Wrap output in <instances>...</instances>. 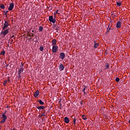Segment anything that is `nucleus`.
Listing matches in <instances>:
<instances>
[{"mask_svg":"<svg viewBox=\"0 0 130 130\" xmlns=\"http://www.w3.org/2000/svg\"><path fill=\"white\" fill-rule=\"evenodd\" d=\"M9 30H10V28L6 29L5 30L2 29V31L1 32V35H3V37H5L9 33Z\"/></svg>","mask_w":130,"mask_h":130,"instance_id":"1","label":"nucleus"},{"mask_svg":"<svg viewBox=\"0 0 130 130\" xmlns=\"http://www.w3.org/2000/svg\"><path fill=\"white\" fill-rule=\"evenodd\" d=\"M49 21L51 23H53V24H54V23H55V22L56 21V20L55 19V18H53V16H50L49 17Z\"/></svg>","mask_w":130,"mask_h":130,"instance_id":"2","label":"nucleus"},{"mask_svg":"<svg viewBox=\"0 0 130 130\" xmlns=\"http://www.w3.org/2000/svg\"><path fill=\"white\" fill-rule=\"evenodd\" d=\"M9 26H10V24H9L8 21H5L4 23V26L3 27V30H6V29H7Z\"/></svg>","mask_w":130,"mask_h":130,"instance_id":"3","label":"nucleus"},{"mask_svg":"<svg viewBox=\"0 0 130 130\" xmlns=\"http://www.w3.org/2000/svg\"><path fill=\"white\" fill-rule=\"evenodd\" d=\"M57 48H58V46L57 45L53 46L52 49V52H56L57 51Z\"/></svg>","mask_w":130,"mask_h":130,"instance_id":"4","label":"nucleus"},{"mask_svg":"<svg viewBox=\"0 0 130 130\" xmlns=\"http://www.w3.org/2000/svg\"><path fill=\"white\" fill-rule=\"evenodd\" d=\"M15 7V5H14V3H11L10 4L9 7L8 8L9 11H13V9H14V7Z\"/></svg>","mask_w":130,"mask_h":130,"instance_id":"5","label":"nucleus"},{"mask_svg":"<svg viewBox=\"0 0 130 130\" xmlns=\"http://www.w3.org/2000/svg\"><path fill=\"white\" fill-rule=\"evenodd\" d=\"M63 70H64V66H63V64L61 63L59 66V70L60 71V72H61L62 71H63Z\"/></svg>","mask_w":130,"mask_h":130,"instance_id":"6","label":"nucleus"},{"mask_svg":"<svg viewBox=\"0 0 130 130\" xmlns=\"http://www.w3.org/2000/svg\"><path fill=\"white\" fill-rule=\"evenodd\" d=\"M116 28L119 29V28H121V22L120 21H118L116 23Z\"/></svg>","mask_w":130,"mask_h":130,"instance_id":"7","label":"nucleus"},{"mask_svg":"<svg viewBox=\"0 0 130 130\" xmlns=\"http://www.w3.org/2000/svg\"><path fill=\"white\" fill-rule=\"evenodd\" d=\"M64 57H66V54H64V53L63 52H61L60 53V58H61V59H63L64 58Z\"/></svg>","mask_w":130,"mask_h":130,"instance_id":"8","label":"nucleus"},{"mask_svg":"<svg viewBox=\"0 0 130 130\" xmlns=\"http://www.w3.org/2000/svg\"><path fill=\"white\" fill-rule=\"evenodd\" d=\"M24 71V68H23V66H21L20 68L18 70V74H22Z\"/></svg>","mask_w":130,"mask_h":130,"instance_id":"9","label":"nucleus"},{"mask_svg":"<svg viewBox=\"0 0 130 130\" xmlns=\"http://www.w3.org/2000/svg\"><path fill=\"white\" fill-rule=\"evenodd\" d=\"M37 109L39 110H44L45 109V107L42 106H38L37 107Z\"/></svg>","mask_w":130,"mask_h":130,"instance_id":"10","label":"nucleus"},{"mask_svg":"<svg viewBox=\"0 0 130 130\" xmlns=\"http://www.w3.org/2000/svg\"><path fill=\"white\" fill-rule=\"evenodd\" d=\"M64 122L66 123H69V122H70V119H69L68 117H65L64 118Z\"/></svg>","mask_w":130,"mask_h":130,"instance_id":"11","label":"nucleus"},{"mask_svg":"<svg viewBox=\"0 0 130 130\" xmlns=\"http://www.w3.org/2000/svg\"><path fill=\"white\" fill-rule=\"evenodd\" d=\"M45 110H44L43 112H42L41 114L40 115L39 117L40 118H41V117H42V116H45V115H46V114H45Z\"/></svg>","mask_w":130,"mask_h":130,"instance_id":"12","label":"nucleus"},{"mask_svg":"<svg viewBox=\"0 0 130 130\" xmlns=\"http://www.w3.org/2000/svg\"><path fill=\"white\" fill-rule=\"evenodd\" d=\"M56 42H57V41L55 39H54L52 40V45H56Z\"/></svg>","mask_w":130,"mask_h":130,"instance_id":"13","label":"nucleus"},{"mask_svg":"<svg viewBox=\"0 0 130 130\" xmlns=\"http://www.w3.org/2000/svg\"><path fill=\"white\" fill-rule=\"evenodd\" d=\"M99 67H103V62L102 61V60H101V59H99Z\"/></svg>","mask_w":130,"mask_h":130,"instance_id":"14","label":"nucleus"},{"mask_svg":"<svg viewBox=\"0 0 130 130\" xmlns=\"http://www.w3.org/2000/svg\"><path fill=\"white\" fill-rule=\"evenodd\" d=\"M39 95V91L37 90L36 92H35L34 96V97H37Z\"/></svg>","mask_w":130,"mask_h":130,"instance_id":"15","label":"nucleus"},{"mask_svg":"<svg viewBox=\"0 0 130 130\" xmlns=\"http://www.w3.org/2000/svg\"><path fill=\"white\" fill-rule=\"evenodd\" d=\"M38 102H39V103L41 105H44V102H43V101H42L41 100H39L38 101Z\"/></svg>","mask_w":130,"mask_h":130,"instance_id":"16","label":"nucleus"},{"mask_svg":"<svg viewBox=\"0 0 130 130\" xmlns=\"http://www.w3.org/2000/svg\"><path fill=\"white\" fill-rule=\"evenodd\" d=\"M59 26L57 25L54 29L56 30L57 33H58V31H59Z\"/></svg>","mask_w":130,"mask_h":130,"instance_id":"17","label":"nucleus"},{"mask_svg":"<svg viewBox=\"0 0 130 130\" xmlns=\"http://www.w3.org/2000/svg\"><path fill=\"white\" fill-rule=\"evenodd\" d=\"M2 118H3V119L7 120V118H8V117H7V116H6V115H5V114H2Z\"/></svg>","mask_w":130,"mask_h":130,"instance_id":"18","label":"nucleus"},{"mask_svg":"<svg viewBox=\"0 0 130 130\" xmlns=\"http://www.w3.org/2000/svg\"><path fill=\"white\" fill-rule=\"evenodd\" d=\"M9 12V11H3V13H4V16H6V18H7V16H8V13Z\"/></svg>","mask_w":130,"mask_h":130,"instance_id":"19","label":"nucleus"},{"mask_svg":"<svg viewBox=\"0 0 130 130\" xmlns=\"http://www.w3.org/2000/svg\"><path fill=\"white\" fill-rule=\"evenodd\" d=\"M111 30V28L109 27L107 28V32L106 33H110V31Z\"/></svg>","mask_w":130,"mask_h":130,"instance_id":"20","label":"nucleus"},{"mask_svg":"<svg viewBox=\"0 0 130 130\" xmlns=\"http://www.w3.org/2000/svg\"><path fill=\"white\" fill-rule=\"evenodd\" d=\"M43 30V27L42 26H40L39 28V31L40 32H41V31H42Z\"/></svg>","mask_w":130,"mask_h":130,"instance_id":"21","label":"nucleus"},{"mask_svg":"<svg viewBox=\"0 0 130 130\" xmlns=\"http://www.w3.org/2000/svg\"><path fill=\"white\" fill-rule=\"evenodd\" d=\"M5 5H4V4H1L0 5V8L1 9H5Z\"/></svg>","mask_w":130,"mask_h":130,"instance_id":"22","label":"nucleus"},{"mask_svg":"<svg viewBox=\"0 0 130 130\" xmlns=\"http://www.w3.org/2000/svg\"><path fill=\"white\" fill-rule=\"evenodd\" d=\"M0 54L1 55H5L6 54V51L5 50L2 51Z\"/></svg>","mask_w":130,"mask_h":130,"instance_id":"23","label":"nucleus"},{"mask_svg":"<svg viewBox=\"0 0 130 130\" xmlns=\"http://www.w3.org/2000/svg\"><path fill=\"white\" fill-rule=\"evenodd\" d=\"M44 48L43 47V46H41L40 47V51H43V50H44Z\"/></svg>","mask_w":130,"mask_h":130,"instance_id":"24","label":"nucleus"},{"mask_svg":"<svg viewBox=\"0 0 130 130\" xmlns=\"http://www.w3.org/2000/svg\"><path fill=\"white\" fill-rule=\"evenodd\" d=\"M7 83H8V80H5L3 83L4 86H6V85H7Z\"/></svg>","mask_w":130,"mask_h":130,"instance_id":"25","label":"nucleus"},{"mask_svg":"<svg viewBox=\"0 0 130 130\" xmlns=\"http://www.w3.org/2000/svg\"><path fill=\"white\" fill-rule=\"evenodd\" d=\"M97 46H98V43H95L93 47H94V48H97Z\"/></svg>","mask_w":130,"mask_h":130,"instance_id":"26","label":"nucleus"},{"mask_svg":"<svg viewBox=\"0 0 130 130\" xmlns=\"http://www.w3.org/2000/svg\"><path fill=\"white\" fill-rule=\"evenodd\" d=\"M21 74L18 73V80H22V79L21 78Z\"/></svg>","mask_w":130,"mask_h":130,"instance_id":"27","label":"nucleus"},{"mask_svg":"<svg viewBox=\"0 0 130 130\" xmlns=\"http://www.w3.org/2000/svg\"><path fill=\"white\" fill-rule=\"evenodd\" d=\"M86 87L84 88L82 91L84 92V95H86Z\"/></svg>","mask_w":130,"mask_h":130,"instance_id":"28","label":"nucleus"},{"mask_svg":"<svg viewBox=\"0 0 130 130\" xmlns=\"http://www.w3.org/2000/svg\"><path fill=\"white\" fill-rule=\"evenodd\" d=\"M82 118H83V119H84V120H86V119H87L86 118V116H85V115H82Z\"/></svg>","mask_w":130,"mask_h":130,"instance_id":"29","label":"nucleus"},{"mask_svg":"<svg viewBox=\"0 0 130 130\" xmlns=\"http://www.w3.org/2000/svg\"><path fill=\"white\" fill-rule=\"evenodd\" d=\"M42 120L43 121H46V117H43V118L42 119Z\"/></svg>","mask_w":130,"mask_h":130,"instance_id":"30","label":"nucleus"},{"mask_svg":"<svg viewBox=\"0 0 130 130\" xmlns=\"http://www.w3.org/2000/svg\"><path fill=\"white\" fill-rule=\"evenodd\" d=\"M115 81L116 82H119V81H120V79H119V78L117 77L116 78Z\"/></svg>","mask_w":130,"mask_h":130,"instance_id":"31","label":"nucleus"},{"mask_svg":"<svg viewBox=\"0 0 130 130\" xmlns=\"http://www.w3.org/2000/svg\"><path fill=\"white\" fill-rule=\"evenodd\" d=\"M117 6H118L119 7H120V6H121V3H120V2H117Z\"/></svg>","mask_w":130,"mask_h":130,"instance_id":"32","label":"nucleus"},{"mask_svg":"<svg viewBox=\"0 0 130 130\" xmlns=\"http://www.w3.org/2000/svg\"><path fill=\"white\" fill-rule=\"evenodd\" d=\"M56 14H59L58 13V10H56L55 12L54 13V15H56Z\"/></svg>","mask_w":130,"mask_h":130,"instance_id":"33","label":"nucleus"},{"mask_svg":"<svg viewBox=\"0 0 130 130\" xmlns=\"http://www.w3.org/2000/svg\"><path fill=\"white\" fill-rule=\"evenodd\" d=\"M6 119H3L1 121V123H4V122H5V121H6Z\"/></svg>","mask_w":130,"mask_h":130,"instance_id":"34","label":"nucleus"},{"mask_svg":"<svg viewBox=\"0 0 130 130\" xmlns=\"http://www.w3.org/2000/svg\"><path fill=\"white\" fill-rule=\"evenodd\" d=\"M73 123L74 124H76V117L74 118V119L73 120Z\"/></svg>","mask_w":130,"mask_h":130,"instance_id":"35","label":"nucleus"},{"mask_svg":"<svg viewBox=\"0 0 130 130\" xmlns=\"http://www.w3.org/2000/svg\"><path fill=\"white\" fill-rule=\"evenodd\" d=\"M109 64H107L106 65V69H109Z\"/></svg>","mask_w":130,"mask_h":130,"instance_id":"36","label":"nucleus"},{"mask_svg":"<svg viewBox=\"0 0 130 130\" xmlns=\"http://www.w3.org/2000/svg\"><path fill=\"white\" fill-rule=\"evenodd\" d=\"M11 38H13L14 39H16V37H15V36L13 35L12 37H11Z\"/></svg>","mask_w":130,"mask_h":130,"instance_id":"37","label":"nucleus"},{"mask_svg":"<svg viewBox=\"0 0 130 130\" xmlns=\"http://www.w3.org/2000/svg\"><path fill=\"white\" fill-rule=\"evenodd\" d=\"M36 40L35 41L36 43H38V40H37V38L36 37Z\"/></svg>","mask_w":130,"mask_h":130,"instance_id":"38","label":"nucleus"},{"mask_svg":"<svg viewBox=\"0 0 130 130\" xmlns=\"http://www.w3.org/2000/svg\"><path fill=\"white\" fill-rule=\"evenodd\" d=\"M103 109H104V108L102 107L101 109V110L99 111V112H101V110H103Z\"/></svg>","mask_w":130,"mask_h":130,"instance_id":"39","label":"nucleus"},{"mask_svg":"<svg viewBox=\"0 0 130 130\" xmlns=\"http://www.w3.org/2000/svg\"><path fill=\"white\" fill-rule=\"evenodd\" d=\"M57 25H56V24H54L53 25V28L54 29H55V28L57 26Z\"/></svg>","mask_w":130,"mask_h":130,"instance_id":"40","label":"nucleus"},{"mask_svg":"<svg viewBox=\"0 0 130 130\" xmlns=\"http://www.w3.org/2000/svg\"><path fill=\"white\" fill-rule=\"evenodd\" d=\"M108 28H111V25H110V23L109 25H108Z\"/></svg>","mask_w":130,"mask_h":130,"instance_id":"41","label":"nucleus"},{"mask_svg":"<svg viewBox=\"0 0 130 130\" xmlns=\"http://www.w3.org/2000/svg\"><path fill=\"white\" fill-rule=\"evenodd\" d=\"M100 5H102V1L100 2Z\"/></svg>","mask_w":130,"mask_h":130,"instance_id":"42","label":"nucleus"},{"mask_svg":"<svg viewBox=\"0 0 130 130\" xmlns=\"http://www.w3.org/2000/svg\"><path fill=\"white\" fill-rule=\"evenodd\" d=\"M7 114V111H5L4 113V114Z\"/></svg>","mask_w":130,"mask_h":130,"instance_id":"43","label":"nucleus"},{"mask_svg":"<svg viewBox=\"0 0 130 130\" xmlns=\"http://www.w3.org/2000/svg\"><path fill=\"white\" fill-rule=\"evenodd\" d=\"M31 36H34V34H33V33H31Z\"/></svg>","mask_w":130,"mask_h":130,"instance_id":"44","label":"nucleus"},{"mask_svg":"<svg viewBox=\"0 0 130 130\" xmlns=\"http://www.w3.org/2000/svg\"><path fill=\"white\" fill-rule=\"evenodd\" d=\"M110 23H113V21L111 20V21H110Z\"/></svg>","mask_w":130,"mask_h":130,"instance_id":"45","label":"nucleus"},{"mask_svg":"<svg viewBox=\"0 0 130 130\" xmlns=\"http://www.w3.org/2000/svg\"><path fill=\"white\" fill-rule=\"evenodd\" d=\"M6 67H9V64H7Z\"/></svg>","mask_w":130,"mask_h":130,"instance_id":"46","label":"nucleus"},{"mask_svg":"<svg viewBox=\"0 0 130 130\" xmlns=\"http://www.w3.org/2000/svg\"><path fill=\"white\" fill-rule=\"evenodd\" d=\"M60 106H61H61H62L61 104H60Z\"/></svg>","mask_w":130,"mask_h":130,"instance_id":"47","label":"nucleus"},{"mask_svg":"<svg viewBox=\"0 0 130 130\" xmlns=\"http://www.w3.org/2000/svg\"><path fill=\"white\" fill-rule=\"evenodd\" d=\"M111 30H113V28H111Z\"/></svg>","mask_w":130,"mask_h":130,"instance_id":"48","label":"nucleus"},{"mask_svg":"<svg viewBox=\"0 0 130 130\" xmlns=\"http://www.w3.org/2000/svg\"><path fill=\"white\" fill-rule=\"evenodd\" d=\"M32 39V38H30V39Z\"/></svg>","mask_w":130,"mask_h":130,"instance_id":"49","label":"nucleus"},{"mask_svg":"<svg viewBox=\"0 0 130 130\" xmlns=\"http://www.w3.org/2000/svg\"><path fill=\"white\" fill-rule=\"evenodd\" d=\"M28 36H31V35H29Z\"/></svg>","mask_w":130,"mask_h":130,"instance_id":"50","label":"nucleus"},{"mask_svg":"<svg viewBox=\"0 0 130 130\" xmlns=\"http://www.w3.org/2000/svg\"><path fill=\"white\" fill-rule=\"evenodd\" d=\"M59 103H60V101H59Z\"/></svg>","mask_w":130,"mask_h":130,"instance_id":"51","label":"nucleus"},{"mask_svg":"<svg viewBox=\"0 0 130 130\" xmlns=\"http://www.w3.org/2000/svg\"><path fill=\"white\" fill-rule=\"evenodd\" d=\"M61 107H60V109H61Z\"/></svg>","mask_w":130,"mask_h":130,"instance_id":"52","label":"nucleus"},{"mask_svg":"<svg viewBox=\"0 0 130 130\" xmlns=\"http://www.w3.org/2000/svg\"><path fill=\"white\" fill-rule=\"evenodd\" d=\"M12 41H13V40H12Z\"/></svg>","mask_w":130,"mask_h":130,"instance_id":"53","label":"nucleus"},{"mask_svg":"<svg viewBox=\"0 0 130 130\" xmlns=\"http://www.w3.org/2000/svg\"><path fill=\"white\" fill-rule=\"evenodd\" d=\"M13 130H15V128H14Z\"/></svg>","mask_w":130,"mask_h":130,"instance_id":"54","label":"nucleus"}]
</instances>
